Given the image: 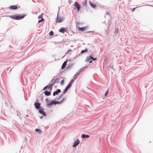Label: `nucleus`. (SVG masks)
I'll use <instances>...</instances> for the list:
<instances>
[{
  "instance_id": "obj_20",
  "label": "nucleus",
  "mask_w": 153,
  "mask_h": 153,
  "mask_svg": "<svg viewBox=\"0 0 153 153\" xmlns=\"http://www.w3.org/2000/svg\"><path fill=\"white\" fill-rule=\"evenodd\" d=\"M68 89V88L66 87L63 91V93L65 94L67 92Z\"/></svg>"
},
{
  "instance_id": "obj_31",
  "label": "nucleus",
  "mask_w": 153,
  "mask_h": 153,
  "mask_svg": "<svg viewBox=\"0 0 153 153\" xmlns=\"http://www.w3.org/2000/svg\"><path fill=\"white\" fill-rule=\"evenodd\" d=\"M61 96H60V97H59V98H60L61 97Z\"/></svg>"
},
{
  "instance_id": "obj_21",
  "label": "nucleus",
  "mask_w": 153,
  "mask_h": 153,
  "mask_svg": "<svg viewBox=\"0 0 153 153\" xmlns=\"http://www.w3.org/2000/svg\"><path fill=\"white\" fill-rule=\"evenodd\" d=\"M68 89V88L66 87L63 91V93L65 94L67 92Z\"/></svg>"
},
{
  "instance_id": "obj_7",
  "label": "nucleus",
  "mask_w": 153,
  "mask_h": 153,
  "mask_svg": "<svg viewBox=\"0 0 153 153\" xmlns=\"http://www.w3.org/2000/svg\"><path fill=\"white\" fill-rule=\"evenodd\" d=\"M78 28L79 30H81L82 31H84L87 30L88 28V27L86 26L82 27H79Z\"/></svg>"
},
{
  "instance_id": "obj_28",
  "label": "nucleus",
  "mask_w": 153,
  "mask_h": 153,
  "mask_svg": "<svg viewBox=\"0 0 153 153\" xmlns=\"http://www.w3.org/2000/svg\"><path fill=\"white\" fill-rule=\"evenodd\" d=\"M42 15H43V14H42L41 15L39 16L38 17V18L39 19L41 18H42Z\"/></svg>"
},
{
  "instance_id": "obj_27",
  "label": "nucleus",
  "mask_w": 153,
  "mask_h": 153,
  "mask_svg": "<svg viewBox=\"0 0 153 153\" xmlns=\"http://www.w3.org/2000/svg\"><path fill=\"white\" fill-rule=\"evenodd\" d=\"M64 83V80H62L61 82H60V83L62 84H63Z\"/></svg>"
},
{
  "instance_id": "obj_25",
  "label": "nucleus",
  "mask_w": 153,
  "mask_h": 153,
  "mask_svg": "<svg viewBox=\"0 0 153 153\" xmlns=\"http://www.w3.org/2000/svg\"><path fill=\"white\" fill-rule=\"evenodd\" d=\"M108 90L106 91V92H105V96H107V95H108Z\"/></svg>"
},
{
  "instance_id": "obj_11",
  "label": "nucleus",
  "mask_w": 153,
  "mask_h": 153,
  "mask_svg": "<svg viewBox=\"0 0 153 153\" xmlns=\"http://www.w3.org/2000/svg\"><path fill=\"white\" fill-rule=\"evenodd\" d=\"M63 21V19L57 17L56 20V22L57 23H60L62 22Z\"/></svg>"
},
{
  "instance_id": "obj_24",
  "label": "nucleus",
  "mask_w": 153,
  "mask_h": 153,
  "mask_svg": "<svg viewBox=\"0 0 153 153\" xmlns=\"http://www.w3.org/2000/svg\"><path fill=\"white\" fill-rule=\"evenodd\" d=\"M53 33L52 31H51L49 33V34L50 36H52L53 35Z\"/></svg>"
},
{
  "instance_id": "obj_4",
  "label": "nucleus",
  "mask_w": 153,
  "mask_h": 153,
  "mask_svg": "<svg viewBox=\"0 0 153 153\" xmlns=\"http://www.w3.org/2000/svg\"><path fill=\"white\" fill-rule=\"evenodd\" d=\"M78 74H79L77 73L74 76V79H72L71 81L69 83L67 86L66 87V88L69 89L71 87L72 84L74 82V80L76 78V76Z\"/></svg>"
},
{
  "instance_id": "obj_30",
  "label": "nucleus",
  "mask_w": 153,
  "mask_h": 153,
  "mask_svg": "<svg viewBox=\"0 0 153 153\" xmlns=\"http://www.w3.org/2000/svg\"><path fill=\"white\" fill-rule=\"evenodd\" d=\"M135 8H134L133 9V10H132V12H134V11L135 10Z\"/></svg>"
},
{
  "instance_id": "obj_22",
  "label": "nucleus",
  "mask_w": 153,
  "mask_h": 153,
  "mask_svg": "<svg viewBox=\"0 0 153 153\" xmlns=\"http://www.w3.org/2000/svg\"><path fill=\"white\" fill-rule=\"evenodd\" d=\"M36 131L37 132H38L39 133H40L41 132V130L39 129H36Z\"/></svg>"
},
{
  "instance_id": "obj_8",
  "label": "nucleus",
  "mask_w": 153,
  "mask_h": 153,
  "mask_svg": "<svg viewBox=\"0 0 153 153\" xmlns=\"http://www.w3.org/2000/svg\"><path fill=\"white\" fill-rule=\"evenodd\" d=\"M80 143V141L79 140H76L74 143L73 146L74 147H76Z\"/></svg>"
},
{
  "instance_id": "obj_26",
  "label": "nucleus",
  "mask_w": 153,
  "mask_h": 153,
  "mask_svg": "<svg viewBox=\"0 0 153 153\" xmlns=\"http://www.w3.org/2000/svg\"><path fill=\"white\" fill-rule=\"evenodd\" d=\"M65 100V98H64L61 101H59V102H61V103H62V102H63Z\"/></svg>"
},
{
  "instance_id": "obj_13",
  "label": "nucleus",
  "mask_w": 153,
  "mask_h": 153,
  "mask_svg": "<svg viewBox=\"0 0 153 153\" xmlns=\"http://www.w3.org/2000/svg\"><path fill=\"white\" fill-rule=\"evenodd\" d=\"M67 61L66 60L63 63L61 67L62 69V70L64 69L65 67L67 64Z\"/></svg>"
},
{
  "instance_id": "obj_32",
  "label": "nucleus",
  "mask_w": 153,
  "mask_h": 153,
  "mask_svg": "<svg viewBox=\"0 0 153 153\" xmlns=\"http://www.w3.org/2000/svg\"><path fill=\"white\" fill-rule=\"evenodd\" d=\"M152 6V7H153V5H152V6Z\"/></svg>"
},
{
  "instance_id": "obj_15",
  "label": "nucleus",
  "mask_w": 153,
  "mask_h": 153,
  "mask_svg": "<svg viewBox=\"0 0 153 153\" xmlns=\"http://www.w3.org/2000/svg\"><path fill=\"white\" fill-rule=\"evenodd\" d=\"M89 3L90 6L94 8L96 7V4L95 3H93L90 1H89Z\"/></svg>"
},
{
  "instance_id": "obj_9",
  "label": "nucleus",
  "mask_w": 153,
  "mask_h": 153,
  "mask_svg": "<svg viewBox=\"0 0 153 153\" xmlns=\"http://www.w3.org/2000/svg\"><path fill=\"white\" fill-rule=\"evenodd\" d=\"M44 109L43 108H40L39 110V112L40 113L42 114L44 116L46 115V114L45 112L44 111Z\"/></svg>"
},
{
  "instance_id": "obj_29",
  "label": "nucleus",
  "mask_w": 153,
  "mask_h": 153,
  "mask_svg": "<svg viewBox=\"0 0 153 153\" xmlns=\"http://www.w3.org/2000/svg\"><path fill=\"white\" fill-rule=\"evenodd\" d=\"M44 21V19H43L42 18L41 21H40V20L39 21V22H41L42 21Z\"/></svg>"
},
{
  "instance_id": "obj_2",
  "label": "nucleus",
  "mask_w": 153,
  "mask_h": 153,
  "mask_svg": "<svg viewBox=\"0 0 153 153\" xmlns=\"http://www.w3.org/2000/svg\"><path fill=\"white\" fill-rule=\"evenodd\" d=\"M56 82L55 80H53V79H52L51 81V83L49 84V85L48 86H46L44 87V88L43 89V90H45L47 88H48L49 89V90L50 91H51L52 89V87L53 85Z\"/></svg>"
},
{
  "instance_id": "obj_6",
  "label": "nucleus",
  "mask_w": 153,
  "mask_h": 153,
  "mask_svg": "<svg viewBox=\"0 0 153 153\" xmlns=\"http://www.w3.org/2000/svg\"><path fill=\"white\" fill-rule=\"evenodd\" d=\"M74 6L76 7L75 8H77V11H79L80 8V6L79 4L77 2H76L74 3Z\"/></svg>"
},
{
  "instance_id": "obj_14",
  "label": "nucleus",
  "mask_w": 153,
  "mask_h": 153,
  "mask_svg": "<svg viewBox=\"0 0 153 153\" xmlns=\"http://www.w3.org/2000/svg\"><path fill=\"white\" fill-rule=\"evenodd\" d=\"M61 91L59 89H58L57 91H54L53 92V95L54 96H55L56 95H57L58 93H60Z\"/></svg>"
},
{
  "instance_id": "obj_3",
  "label": "nucleus",
  "mask_w": 153,
  "mask_h": 153,
  "mask_svg": "<svg viewBox=\"0 0 153 153\" xmlns=\"http://www.w3.org/2000/svg\"><path fill=\"white\" fill-rule=\"evenodd\" d=\"M61 104V102H59V101H56L54 100L52 101L51 102H50L47 103V106L48 107H51L53 105H56V104Z\"/></svg>"
},
{
  "instance_id": "obj_19",
  "label": "nucleus",
  "mask_w": 153,
  "mask_h": 153,
  "mask_svg": "<svg viewBox=\"0 0 153 153\" xmlns=\"http://www.w3.org/2000/svg\"><path fill=\"white\" fill-rule=\"evenodd\" d=\"M83 4L84 6H86L87 4V2L86 1H85L83 3Z\"/></svg>"
},
{
  "instance_id": "obj_23",
  "label": "nucleus",
  "mask_w": 153,
  "mask_h": 153,
  "mask_svg": "<svg viewBox=\"0 0 153 153\" xmlns=\"http://www.w3.org/2000/svg\"><path fill=\"white\" fill-rule=\"evenodd\" d=\"M88 51H87V49H86L85 50H82V51L81 52V53H83L84 52H87Z\"/></svg>"
},
{
  "instance_id": "obj_5",
  "label": "nucleus",
  "mask_w": 153,
  "mask_h": 153,
  "mask_svg": "<svg viewBox=\"0 0 153 153\" xmlns=\"http://www.w3.org/2000/svg\"><path fill=\"white\" fill-rule=\"evenodd\" d=\"M96 58H93L91 56H88L86 59V61L89 62L90 61L89 63H91L92 62V61H90L91 59H92L94 61H95L96 60Z\"/></svg>"
},
{
  "instance_id": "obj_17",
  "label": "nucleus",
  "mask_w": 153,
  "mask_h": 153,
  "mask_svg": "<svg viewBox=\"0 0 153 153\" xmlns=\"http://www.w3.org/2000/svg\"><path fill=\"white\" fill-rule=\"evenodd\" d=\"M90 137L89 135H86L85 134H82V138H85V137L86 138H88L89 137Z\"/></svg>"
},
{
  "instance_id": "obj_18",
  "label": "nucleus",
  "mask_w": 153,
  "mask_h": 153,
  "mask_svg": "<svg viewBox=\"0 0 153 153\" xmlns=\"http://www.w3.org/2000/svg\"><path fill=\"white\" fill-rule=\"evenodd\" d=\"M51 93L50 91H46L45 92V94L47 96H49L50 95Z\"/></svg>"
},
{
  "instance_id": "obj_12",
  "label": "nucleus",
  "mask_w": 153,
  "mask_h": 153,
  "mask_svg": "<svg viewBox=\"0 0 153 153\" xmlns=\"http://www.w3.org/2000/svg\"><path fill=\"white\" fill-rule=\"evenodd\" d=\"M66 29L65 28L62 27L59 30V31L62 33H64Z\"/></svg>"
},
{
  "instance_id": "obj_16",
  "label": "nucleus",
  "mask_w": 153,
  "mask_h": 153,
  "mask_svg": "<svg viewBox=\"0 0 153 153\" xmlns=\"http://www.w3.org/2000/svg\"><path fill=\"white\" fill-rule=\"evenodd\" d=\"M9 8L11 10H16L17 9V7L16 6H11Z\"/></svg>"
},
{
  "instance_id": "obj_1",
  "label": "nucleus",
  "mask_w": 153,
  "mask_h": 153,
  "mask_svg": "<svg viewBox=\"0 0 153 153\" xmlns=\"http://www.w3.org/2000/svg\"><path fill=\"white\" fill-rule=\"evenodd\" d=\"M25 16V15H22L21 16L19 15H14L10 16V17L13 19L16 20H20L23 18Z\"/></svg>"
},
{
  "instance_id": "obj_10",
  "label": "nucleus",
  "mask_w": 153,
  "mask_h": 153,
  "mask_svg": "<svg viewBox=\"0 0 153 153\" xmlns=\"http://www.w3.org/2000/svg\"><path fill=\"white\" fill-rule=\"evenodd\" d=\"M35 108L36 109H38L39 108L40 104L38 102H36L34 104Z\"/></svg>"
}]
</instances>
